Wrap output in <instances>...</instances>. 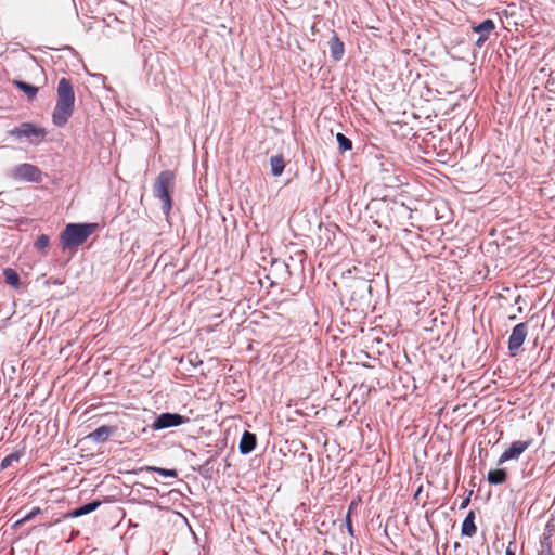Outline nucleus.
<instances>
[{
  "mask_svg": "<svg viewBox=\"0 0 555 555\" xmlns=\"http://www.w3.org/2000/svg\"><path fill=\"white\" fill-rule=\"evenodd\" d=\"M75 94L70 81L62 78L57 85V101L54 107L52 119L55 126L63 127L74 112Z\"/></svg>",
  "mask_w": 555,
  "mask_h": 555,
  "instance_id": "f257e3e1",
  "label": "nucleus"
},
{
  "mask_svg": "<svg viewBox=\"0 0 555 555\" xmlns=\"http://www.w3.org/2000/svg\"><path fill=\"white\" fill-rule=\"evenodd\" d=\"M95 223H69L61 234L63 249L82 245L96 229Z\"/></svg>",
  "mask_w": 555,
  "mask_h": 555,
  "instance_id": "f03ea898",
  "label": "nucleus"
},
{
  "mask_svg": "<svg viewBox=\"0 0 555 555\" xmlns=\"http://www.w3.org/2000/svg\"><path fill=\"white\" fill-rule=\"evenodd\" d=\"M175 188V176L171 171H162L155 180L153 193L162 202L164 214L168 215L171 209V192Z\"/></svg>",
  "mask_w": 555,
  "mask_h": 555,
  "instance_id": "7ed1b4c3",
  "label": "nucleus"
},
{
  "mask_svg": "<svg viewBox=\"0 0 555 555\" xmlns=\"http://www.w3.org/2000/svg\"><path fill=\"white\" fill-rule=\"evenodd\" d=\"M11 177L16 181L40 182L41 171L31 164H21L12 168Z\"/></svg>",
  "mask_w": 555,
  "mask_h": 555,
  "instance_id": "20e7f679",
  "label": "nucleus"
},
{
  "mask_svg": "<svg viewBox=\"0 0 555 555\" xmlns=\"http://www.w3.org/2000/svg\"><path fill=\"white\" fill-rule=\"evenodd\" d=\"M188 421L186 417L178 413H162L158 415L152 424V429L160 430L165 428L176 427L184 424Z\"/></svg>",
  "mask_w": 555,
  "mask_h": 555,
  "instance_id": "39448f33",
  "label": "nucleus"
},
{
  "mask_svg": "<svg viewBox=\"0 0 555 555\" xmlns=\"http://www.w3.org/2000/svg\"><path fill=\"white\" fill-rule=\"evenodd\" d=\"M528 334V327L526 323H519L514 326L512 334L508 338V350L511 356H516L517 351L522 346Z\"/></svg>",
  "mask_w": 555,
  "mask_h": 555,
  "instance_id": "423d86ee",
  "label": "nucleus"
},
{
  "mask_svg": "<svg viewBox=\"0 0 555 555\" xmlns=\"http://www.w3.org/2000/svg\"><path fill=\"white\" fill-rule=\"evenodd\" d=\"M531 441H514L508 449H506L499 459V465L506 461L518 459L530 446Z\"/></svg>",
  "mask_w": 555,
  "mask_h": 555,
  "instance_id": "0eeeda50",
  "label": "nucleus"
},
{
  "mask_svg": "<svg viewBox=\"0 0 555 555\" xmlns=\"http://www.w3.org/2000/svg\"><path fill=\"white\" fill-rule=\"evenodd\" d=\"M494 28V22L490 18H487L480 24L473 26L474 33L479 35L478 39L475 42V46L481 48L488 40L489 35L493 31Z\"/></svg>",
  "mask_w": 555,
  "mask_h": 555,
  "instance_id": "6e6552de",
  "label": "nucleus"
},
{
  "mask_svg": "<svg viewBox=\"0 0 555 555\" xmlns=\"http://www.w3.org/2000/svg\"><path fill=\"white\" fill-rule=\"evenodd\" d=\"M11 134L17 138L42 137L44 135V130L37 128L33 124L24 122L20 127L13 129Z\"/></svg>",
  "mask_w": 555,
  "mask_h": 555,
  "instance_id": "1a4fd4ad",
  "label": "nucleus"
},
{
  "mask_svg": "<svg viewBox=\"0 0 555 555\" xmlns=\"http://www.w3.org/2000/svg\"><path fill=\"white\" fill-rule=\"evenodd\" d=\"M256 447V435L250 431H244L240 441V452L242 454L250 453Z\"/></svg>",
  "mask_w": 555,
  "mask_h": 555,
  "instance_id": "9d476101",
  "label": "nucleus"
},
{
  "mask_svg": "<svg viewBox=\"0 0 555 555\" xmlns=\"http://www.w3.org/2000/svg\"><path fill=\"white\" fill-rule=\"evenodd\" d=\"M115 431V428L112 427V426H101L99 428H96L95 430H93L92 433H90L88 435V438L94 442H104L108 439V437L111 435H113Z\"/></svg>",
  "mask_w": 555,
  "mask_h": 555,
  "instance_id": "9b49d317",
  "label": "nucleus"
},
{
  "mask_svg": "<svg viewBox=\"0 0 555 555\" xmlns=\"http://www.w3.org/2000/svg\"><path fill=\"white\" fill-rule=\"evenodd\" d=\"M100 505V501H92L70 511L67 516L72 518H77L94 512Z\"/></svg>",
  "mask_w": 555,
  "mask_h": 555,
  "instance_id": "f8f14e48",
  "label": "nucleus"
},
{
  "mask_svg": "<svg viewBox=\"0 0 555 555\" xmlns=\"http://www.w3.org/2000/svg\"><path fill=\"white\" fill-rule=\"evenodd\" d=\"M344 43L339 40L337 36L332 37L330 41V52L331 56L335 61H339L344 55Z\"/></svg>",
  "mask_w": 555,
  "mask_h": 555,
  "instance_id": "ddd939ff",
  "label": "nucleus"
},
{
  "mask_svg": "<svg viewBox=\"0 0 555 555\" xmlns=\"http://www.w3.org/2000/svg\"><path fill=\"white\" fill-rule=\"evenodd\" d=\"M474 513L469 512L468 515L465 517V519L462 522V534L466 537H473L475 535L477 531V527L474 522Z\"/></svg>",
  "mask_w": 555,
  "mask_h": 555,
  "instance_id": "4468645a",
  "label": "nucleus"
},
{
  "mask_svg": "<svg viewBox=\"0 0 555 555\" xmlns=\"http://www.w3.org/2000/svg\"><path fill=\"white\" fill-rule=\"evenodd\" d=\"M271 173L274 177H279L283 173L285 163L282 155L272 156L270 159Z\"/></svg>",
  "mask_w": 555,
  "mask_h": 555,
  "instance_id": "2eb2a0df",
  "label": "nucleus"
},
{
  "mask_svg": "<svg viewBox=\"0 0 555 555\" xmlns=\"http://www.w3.org/2000/svg\"><path fill=\"white\" fill-rule=\"evenodd\" d=\"M507 474L504 469H492L488 473V481L491 485H501L506 480Z\"/></svg>",
  "mask_w": 555,
  "mask_h": 555,
  "instance_id": "dca6fc26",
  "label": "nucleus"
},
{
  "mask_svg": "<svg viewBox=\"0 0 555 555\" xmlns=\"http://www.w3.org/2000/svg\"><path fill=\"white\" fill-rule=\"evenodd\" d=\"M14 85L26 93L29 99H34L38 93V88L27 82L15 80Z\"/></svg>",
  "mask_w": 555,
  "mask_h": 555,
  "instance_id": "f3484780",
  "label": "nucleus"
},
{
  "mask_svg": "<svg viewBox=\"0 0 555 555\" xmlns=\"http://www.w3.org/2000/svg\"><path fill=\"white\" fill-rule=\"evenodd\" d=\"M5 282L14 288H18L20 286V275L13 269H5L4 272Z\"/></svg>",
  "mask_w": 555,
  "mask_h": 555,
  "instance_id": "a211bd4d",
  "label": "nucleus"
},
{
  "mask_svg": "<svg viewBox=\"0 0 555 555\" xmlns=\"http://www.w3.org/2000/svg\"><path fill=\"white\" fill-rule=\"evenodd\" d=\"M336 140L341 152H346L352 149L351 140L345 137L343 133H337Z\"/></svg>",
  "mask_w": 555,
  "mask_h": 555,
  "instance_id": "6ab92c4d",
  "label": "nucleus"
},
{
  "mask_svg": "<svg viewBox=\"0 0 555 555\" xmlns=\"http://www.w3.org/2000/svg\"><path fill=\"white\" fill-rule=\"evenodd\" d=\"M145 469L156 472L164 477H170V478L177 477V472L175 469H166V468L154 467V466H147Z\"/></svg>",
  "mask_w": 555,
  "mask_h": 555,
  "instance_id": "aec40b11",
  "label": "nucleus"
},
{
  "mask_svg": "<svg viewBox=\"0 0 555 555\" xmlns=\"http://www.w3.org/2000/svg\"><path fill=\"white\" fill-rule=\"evenodd\" d=\"M49 242H50V238L48 235L46 234H41L40 236H38V238L36 240L35 242V247L38 249V250H42V249H46L48 246H49Z\"/></svg>",
  "mask_w": 555,
  "mask_h": 555,
  "instance_id": "412c9836",
  "label": "nucleus"
},
{
  "mask_svg": "<svg viewBox=\"0 0 555 555\" xmlns=\"http://www.w3.org/2000/svg\"><path fill=\"white\" fill-rule=\"evenodd\" d=\"M20 456L15 453L7 455L0 464V470L8 468L14 461H18Z\"/></svg>",
  "mask_w": 555,
  "mask_h": 555,
  "instance_id": "4be33fe9",
  "label": "nucleus"
},
{
  "mask_svg": "<svg viewBox=\"0 0 555 555\" xmlns=\"http://www.w3.org/2000/svg\"><path fill=\"white\" fill-rule=\"evenodd\" d=\"M40 508L39 507H35L33 508L28 514H26L22 519L21 521L22 522H25V521H28L30 519H33L36 515H38L40 513Z\"/></svg>",
  "mask_w": 555,
  "mask_h": 555,
  "instance_id": "5701e85b",
  "label": "nucleus"
},
{
  "mask_svg": "<svg viewBox=\"0 0 555 555\" xmlns=\"http://www.w3.org/2000/svg\"><path fill=\"white\" fill-rule=\"evenodd\" d=\"M346 522H347V529H348V532H349L350 534H353L352 526H351V520H350V515H349V514L347 515Z\"/></svg>",
  "mask_w": 555,
  "mask_h": 555,
  "instance_id": "b1692460",
  "label": "nucleus"
},
{
  "mask_svg": "<svg viewBox=\"0 0 555 555\" xmlns=\"http://www.w3.org/2000/svg\"><path fill=\"white\" fill-rule=\"evenodd\" d=\"M540 555H554L551 550L543 551Z\"/></svg>",
  "mask_w": 555,
  "mask_h": 555,
  "instance_id": "393cba45",
  "label": "nucleus"
},
{
  "mask_svg": "<svg viewBox=\"0 0 555 555\" xmlns=\"http://www.w3.org/2000/svg\"><path fill=\"white\" fill-rule=\"evenodd\" d=\"M505 555H515V553L511 548H507Z\"/></svg>",
  "mask_w": 555,
  "mask_h": 555,
  "instance_id": "a878e982",
  "label": "nucleus"
}]
</instances>
